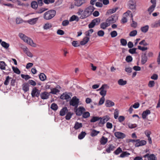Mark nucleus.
Wrapping results in <instances>:
<instances>
[{"label": "nucleus", "mask_w": 160, "mask_h": 160, "mask_svg": "<svg viewBox=\"0 0 160 160\" xmlns=\"http://www.w3.org/2000/svg\"><path fill=\"white\" fill-rule=\"evenodd\" d=\"M94 10V7L90 6L86 8L84 11L82 9H79L77 14L78 16H80L81 19H84L90 15Z\"/></svg>", "instance_id": "f257e3e1"}, {"label": "nucleus", "mask_w": 160, "mask_h": 160, "mask_svg": "<svg viewBox=\"0 0 160 160\" xmlns=\"http://www.w3.org/2000/svg\"><path fill=\"white\" fill-rule=\"evenodd\" d=\"M19 37L23 41L31 46L33 47H36L37 44L34 43L33 40L30 38H29L22 33H20L19 34Z\"/></svg>", "instance_id": "f03ea898"}, {"label": "nucleus", "mask_w": 160, "mask_h": 160, "mask_svg": "<svg viewBox=\"0 0 160 160\" xmlns=\"http://www.w3.org/2000/svg\"><path fill=\"white\" fill-rule=\"evenodd\" d=\"M56 12L54 10H50L45 12L43 15V18L46 20L51 19L56 15Z\"/></svg>", "instance_id": "7ed1b4c3"}, {"label": "nucleus", "mask_w": 160, "mask_h": 160, "mask_svg": "<svg viewBox=\"0 0 160 160\" xmlns=\"http://www.w3.org/2000/svg\"><path fill=\"white\" fill-rule=\"evenodd\" d=\"M79 103V99L76 96L73 97L70 101V105L74 107L75 108H77L78 107Z\"/></svg>", "instance_id": "20e7f679"}, {"label": "nucleus", "mask_w": 160, "mask_h": 160, "mask_svg": "<svg viewBox=\"0 0 160 160\" xmlns=\"http://www.w3.org/2000/svg\"><path fill=\"white\" fill-rule=\"evenodd\" d=\"M76 114L77 116H80L85 111V108L82 106L79 107L78 108H75L74 109Z\"/></svg>", "instance_id": "39448f33"}, {"label": "nucleus", "mask_w": 160, "mask_h": 160, "mask_svg": "<svg viewBox=\"0 0 160 160\" xmlns=\"http://www.w3.org/2000/svg\"><path fill=\"white\" fill-rule=\"evenodd\" d=\"M100 21V19L99 18H97L92 21L88 25L89 28H93L95 25H98Z\"/></svg>", "instance_id": "423d86ee"}, {"label": "nucleus", "mask_w": 160, "mask_h": 160, "mask_svg": "<svg viewBox=\"0 0 160 160\" xmlns=\"http://www.w3.org/2000/svg\"><path fill=\"white\" fill-rule=\"evenodd\" d=\"M40 92V90L37 89L36 87L32 89L31 93L32 97H38L39 96Z\"/></svg>", "instance_id": "0eeeda50"}, {"label": "nucleus", "mask_w": 160, "mask_h": 160, "mask_svg": "<svg viewBox=\"0 0 160 160\" xmlns=\"http://www.w3.org/2000/svg\"><path fill=\"white\" fill-rule=\"evenodd\" d=\"M118 16L115 14L112 15L111 17L108 18L106 20L107 22L109 23L110 25L111 23L115 22L118 19Z\"/></svg>", "instance_id": "6e6552de"}, {"label": "nucleus", "mask_w": 160, "mask_h": 160, "mask_svg": "<svg viewBox=\"0 0 160 160\" xmlns=\"http://www.w3.org/2000/svg\"><path fill=\"white\" fill-rule=\"evenodd\" d=\"M106 86V85H103L101 88L98 90H101V91L100 92V94L102 97H104V96L106 94L107 91L104 89Z\"/></svg>", "instance_id": "1a4fd4ad"}, {"label": "nucleus", "mask_w": 160, "mask_h": 160, "mask_svg": "<svg viewBox=\"0 0 160 160\" xmlns=\"http://www.w3.org/2000/svg\"><path fill=\"white\" fill-rule=\"evenodd\" d=\"M146 144V142L145 140H140L139 139H137V142L135 144V146L136 147H138L145 145Z\"/></svg>", "instance_id": "9d476101"}, {"label": "nucleus", "mask_w": 160, "mask_h": 160, "mask_svg": "<svg viewBox=\"0 0 160 160\" xmlns=\"http://www.w3.org/2000/svg\"><path fill=\"white\" fill-rule=\"evenodd\" d=\"M109 119V118L108 116H105L102 118H100L99 124H104L105 122L108 121Z\"/></svg>", "instance_id": "9b49d317"}, {"label": "nucleus", "mask_w": 160, "mask_h": 160, "mask_svg": "<svg viewBox=\"0 0 160 160\" xmlns=\"http://www.w3.org/2000/svg\"><path fill=\"white\" fill-rule=\"evenodd\" d=\"M22 49H23L24 52L25 53L28 57H30V58L32 57H33L32 54L31 53V52L30 51L29 49L27 47L24 46L23 47V48H22Z\"/></svg>", "instance_id": "f8f14e48"}, {"label": "nucleus", "mask_w": 160, "mask_h": 160, "mask_svg": "<svg viewBox=\"0 0 160 160\" xmlns=\"http://www.w3.org/2000/svg\"><path fill=\"white\" fill-rule=\"evenodd\" d=\"M49 93L47 92H42L40 94V97L42 99H47L49 98Z\"/></svg>", "instance_id": "ddd939ff"}, {"label": "nucleus", "mask_w": 160, "mask_h": 160, "mask_svg": "<svg viewBox=\"0 0 160 160\" xmlns=\"http://www.w3.org/2000/svg\"><path fill=\"white\" fill-rule=\"evenodd\" d=\"M114 135L118 138H123L126 136L124 133L119 132H115Z\"/></svg>", "instance_id": "4468645a"}, {"label": "nucleus", "mask_w": 160, "mask_h": 160, "mask_svg": "<svg viewBox=\"0 0 160 160\" xmlns=\"http://www.w3.org/2000/svg\"><path fill=\"white\" fill-rule=\"evenodd\" d=\"M105 106L107 107H110L115 105L114 103L109 100H107L105 102Z\"/></svg>", "instance_id": "2eb2a0df"}, {"label": "nucleus", "mask_w": 160, "mask_h": 160, "mask_svg": "<svg viewBox=\"0 0 160 160\" xmlns=\"http://www.w3.org/2000/svg\"><path fill=\"white\" fill-rule=\"evenodd\" d=\"M115 147L112 144H110L108 145V147L106 149V151L108 153H110L111 151L114 150Z\"/></svg>", "instance_id": "dca6fc26"}, {"label": "nucleus", "mask_w": 160, "mask_h": 160, "mask_svg": "<svg viewBox=\"0 0 160 160\" xmlns=\"http://www.w3.org/2000/svg\"><path fill=\"white\" fill-rule=\"evenodd\" d=\"M85 3V0H77L75 1L74 4L77 7H80Z\"/></svg>", "instance_id": "f3484780"}, {"label": "nucleus", "mask_w": 160, "mask_h": 160, "mask_svg": "<svg viewBox=\"0 0 160 160\" xmlns=\"http://www.w3.org/2000/svg\"><path fill=\"white\" fill-rule=\"evenodd\" d=\"M129 8L131 9H134L135 8L136 5L134 0H130L129 2Z\"/></svg>", "instance_id": "a211bd4d"}, {"label": "nucleus", "mask_w": 160, "mask_h": 160, "mask_svg": "<svg viewBox=\"0 0 160 160\" xmlns=\"http://www.w3.org/2000/svg\"><path fill=\"white\" fill-rule=\"evenodd\" d=\"M151 113V112L150 110L147 109L143 112L142 114V117L143 119H145L147 118L148 115Z\"/></svg>", "instance_id": "6ab92c4d"}, {"label": "nucleus", "mask_w": 160, "mask_h": 160, "mask_svg": "<svg viewBox=\"0 0 160 160\" xmlns=\"http://www.w3.org/2000/svg\"><path fill=\"white\" fill-rule=\"evenodd\" d=\"M110 25L109 23L106 20L105 22H103L101 24L100 27L103 29H105L107 27Z\"/></svg>", "instance_id": "aec40b11"}, {"label": "nucleus", "mask_w": 160, "mask_h": 160, "mask_svg": "<svg viewBox=\"0 0 160 160\" xmlns=\"http://www.w3.org/2000/svg\"><path fill=\"white\" fill-rule=\"evenodd\" d=\"M68 110L67 107H65L63 108L60 111V116H64L66 113H67Z\"/></svg>", "instance_id": "412c9836"}, {"label": "nucleus", "mask_w": 160, "mask_h": 160, "mask_svg": "<svg viewBox=\"0 0 160 160\" xmlns=\"http://www.w3.org/2000/svg\"><path fill=\"white\" fill-rule=\"evenodd\" d=\"M22 89L24 92H27L29 90V85L28 83H24L22 85Z\"/></svg>", "instance_id": "4be33fe9"}, {"label": "nucleus", "mask_w": 160, "mask_h": 160, "mask_svg": "<svg viewBox=\"0 0 160 160\" xmlns=\"http://www.w3.org/2000/svg\"><path fill=\"white\" fill-rule=\"evenodd\" d=\"M38 19V18L30 19L27 21V22L30 24H34L36 23Z\"/></svg>", "instance_id": "5701e85b"}, {"label": "nucleus", "mask_w": 160, "mask_h": 160, "mask_svg": "<svg viewBox=\"0 0 160 160\" xmlns=\"http://www.w3.org/2000/svg\"><path fill=\"white\" fill-rule=\"evenodd\" d=\"M148 60V58L146 56V54L144 53V54L142 55L141 56V63L142 64H144Z\"/></svg>", "instance_id": "b1692460"}, {"label": "nucleus", "mask_w": 160, "mask_h": 160, "mask_svg": "<svg viewBox=\"0 0 160 160\" xmlns=\"http://www.w3.org/2000/svg\"><path fill=\"white\" fill-rule=\"evenodd\" d=\"M89 38L88 37H85L83 40L80 42V44L81 45H83L86 44L89 41Z\"/></svg>", "instance_id": "393cba45"}, {"label": "nucleus", "mask_w": 160, "mask_h": 160, "mask_svg": "<svg viewBox=\"0 0 160 160\" xmlns=\"http://www.w3.org/2000/svg\"><path fill=\"white\" fill-rule=\"evenodd\" d=\"M108 139L107 138L102 136L100 139V142L101 144L102 145H105L108 142Z\"/></svg>", "instance_id": "a878e982"}, {"label": "nucleus", "mask_w": 160, "mask_h": 160, "mask_svg": "<svg viewBox=\"0 0 160 160\" xmlns=\"http://www.w3.org/2000/svg\"><path fill=\"white\" fill-rule=\"evenodd\" d=\"M70 98V97L66 93H63L60 96V98L62 99L67 100Z\"/></svg>", "instance_id": "bb28decb"}, {"label": "nucleus", "mask_w": 160, "mask_h": 160, "mask_svg": "<svg viewBox=\"0 0 160 160\" xmlns=\"http://www.w3.org/2000/svg\"><path fill=\"white\" fill-rule=\"evenodd\" d=\"M52 24L50 23L47 22L45 23L43 26V28L44 30H47L51 28Z\"/></svg>", "instance_id": "cd10ccee"}, {"label": "nucleus", "mask_w": 160, "mask_h": 160, "mask_svg": "<svg viewBox=\"0 0 160 160\" xmlns=\"http://www.w3.org/2000/svg\"><path fill=\"white\" fill-rule=\"evenodd\" d=\"M151 27L153 28H157L160 27V19L152 23L151 25Z\"/></svg>", "instance_id": "c85d7f7f"}, {"label": "nucleus", "mask_w": 160, "mask_h": 160, "mask_svg": "<svg viewBox=\"0 0 160 160\" xmlns=\"http://www.w3.org/2000/svg\"><path fill=\"white\" fill-rule=\"evenodd\" d=\"M118 83L119 85L124 86L127 84V81L122 79H120L118 80Z\"/></svg>", "instance_id": "c756f323"}, {"label": "nucleus", "mask_w": 160, "mask_h": 160, "mask_svg": "<svg viewBox=\"0 0 160 160\" xmlns=\"http://www.w3.org/2000/svg\"><path fill=\"white\" fill-rule=\"evenodd\" d=\"M118 9V7H116L115 8H113L112 9L109 10L106 12V15H109L115 12Z\"/></svg>", "instance_id": "7c9ffc66"}, {"label": "nucleus", "mask_w": 160, "mask_h": 160, "mask_svg": "<svg viewBox=\"0 0 160 160\" xmlns=\"http://www.w3.org/2000/svg\"><path fill=\"white\" fill-rule=\"evenodd\" d=\"M38 5L37 2L34 1H32L31 3V7L35 9H36L38 8Z\"/></svg>", "instance_id": "2f4dec72"}, {"label": "nucleus", "mask_w": 160, "mask_h": 160, "mask_svg": "<svg viewBox=\"0 0 160 160\" xmlns=\"http://www.w3.org/2000/svg\"><path fill=\"white\" fill-rule=\"evenodd\" d=\"M82 127V123H79L76 122L74 125V128L76 130H77Z\"/></svg>", "instance_id": "473e14b6"}, {"label": "nucleus", "mask_w": 160, "mask_h": 160, "mask_svg": "<svg viewBox=\"0 0 160 160\" xmlns=\"http://www.w3.org/2000/svg\"><path fill=\"white\" fill-rule=\"evenodd\" d=\"M149 26L148 25H146L142 27L141 28V31L144 33H146L148 32L149 29Z\"/></svg>", "instance_id": "72a5a7b5"}, {"label": "nucleus", "mask_w": 160, "mask_h": 160, "mask_svg": "<svg viewBox=\"0 0 160 160\" xmlns=\"http://www.w3.org/2000/svg\"><path fill=\"white\" fill-rule=\"evenodd\" d=\"M1 45L2 47H3L6 49H8L10 46L9 43L4 41H2V42Z\"/></svg>", "instance_id": "f704fd0d"}, {"label": "nucleus", "mask_w": 160, "mask_h": 160, "mask_svg": "<svg viewBox=\"0 0 160 160\" xmlns=\"http://www.w3.org/2000/svg\"><path fill=\"white\" fill-rule=\"evenodd\" d=\"M131 18L132 21V23L131 24V26L132 27L135 28L137 26V22L133 20V15L132 14H131Z\"/></svg>", "instance_id": "c9c22d12"}, {"label": "nucleus", "mask_w": 160, "mask_h": 160, "mask_svg": "<svg viewBox=\"0 0 160 160\" xmlns=\"http://www.w3.org/2000/svg\"><path fill=\"white\" fill-rule=\"evenodd\" d=\"M73 113L71 112H68L65 116V119L67 120H69L72 117Z\"/></svg>", "instance_id": "e433bc0d"}, {"label": "nucleus", "mask_w": 160, "mask_h": 160, "mask_svg": "<svg viewBox=\"0 0 160 160\" xmlns=\"http://www.w3.org/2000/svg\"><path fill=\"white\" fill-rule=\"evenodd\" d=\"M99 133V131H97L95 130H93L91 133V135L92 137H94L97 136Z\"/></svg>", "instance_id": "4c0bfd02"}, {"label": "nucleus", "mask_w": 160, "mask_h": 160, "mask_svg": "<svg viewBox=\"0 0 160 160\" xmlns=\"http://www.w3.org/2000/svg\"><path fill=\"white\" fill-rule=\"evenodd\" d=\"M155 7V6H154L151 5L148 9V11L149 14H151L154 10Z\"/></svg>", "instance_id": "58836bf2"}, {"label": "nucleus", "mask_w": 160, "mask_h": 160, "mask_svg": "<svg viewBox=\"0 0 160 160\" xmlns=\"http://www.w3.org/2000/svg\"><path fill=\"white\" fill-rule=\"evenodd\" d=\"M75 20H76L78 21L79 20V18L78 16L73 15L70 18L69 21L70 22H72Z\"/></svg>", "instance_id": "ea45409f"}, {"label": "nucleus", "mask_w": 160, "mask_h": 160, "mask_svg": "<svg viewBox=\"0 0 160 160\" xmlns=\"http://www.w3.org/2000/svg\"><path fill=\"white\" fill-rule=\"evenodd\" d=\"M6 64L3 61H0V68L2 70H5Z\"/></svg>", "instance_id": "a19ab883"}, {"label": "nucleus", "mask_w": 160, "mask_h": 160, "mask_svg": "<svg viewBox=\"0 0 160 160\" xmlns=\"http://www.w3.org/2000/svg\"><path fill=\"white\" fill-rule=\"evenodd\" d=\"M39 78L42 81H44L46 79V77L43 73H41L39 75Z\"/></svg>", "instance_id": "79ce46f5"}, {"label": "nucleus", "mask_w": 160, "mask_h": 160, "mask_svg": "<svg viewBox=\"0 0 160 160\" xmlns=\"http://www.w3.org/2000/svg\"><path fill=\"white\" fill-rule=\"evenodd\" d=\"M86 133L84 132H82L78 136V138L79 139H83L85 136Z\"/></svg>", "instance_id": "37998d69"}, {"label": "nucleus", "mask_w": 160, "mask_h": 160, "mask_svg": "<svg viewBox=\"0 0 160 160\" xmlns=\"http://www.w3.org/2000/svg\"><path fill=\"white\" fill-rule=\"evenodd\" d=\"M130 155V154L127 152H123L120 155V157L121 158H124L125 157H128Z\"/></svg>", "instance_id": "c03bdc74"}, {"label": "nucleus", "mask_w": 160, "mask_h": 160, "mask_svg": "<svg viewBox=\"0 0 160 160\" xmlns=\"http://www.w3.org/2000/svg\"><path fill=\"white\" fill-rule=\"evenodd\" d=\"M93 32V30L92 29H90L88 31H86L85 34L87 37L90 36V35Z\"/></svg>", "instance_id": "a18cd8bd"}, {"label": "nucleus", "mask_w": 160, "mask_h": 160, "mask_svg": "<svg viewBox=\"0 0 160 160\" xmlns=\"http://www.w3.org/2000/svg\"><path fill=\"white\" fill-rule=\"evenodd\" d=\"M51 108L54 111H56L57 110L58 108V106L55 103H53L51 105Z\"/></svg>", "instance_id": "49530a36"}, {"label": "nucleus", "mask_w": 160, "mask_h": 160, "mask_svg": "<svg viewBox=\"0 0 160 160\" xmlns=\"http://www.w3.org/2000/svg\"><path fill=\"white\" fill-rule=\"evenodd\" d=\"M59 91L56 88H53L51 89V91L50 93H51L53 94H55L59 92Z\"/></svg>", "instance_id": "de8ad7c7"}, {"label": "nucleus", "mask_w": 160, "mask_h": 160, "mask_svg": "<svg viewBox=\"0 0 160 160\" xmlns=\"http://www.w3.org/2000/svg\"><path fill=\"white\" fill-rule=\"evenodd\" d=\"M120 43L122 46H125L127 45V41L126 39L122 38L120 39Z\"/></svg>", "instance_id": "09e8293b"}, {"label": "nucleus", "mask_w": 160, "mask_h": 160, "mask_svg": "<svg viewBox=\"0 0 160 160\" xmlns=\"http://www.w3.org/2000/svg\"><path fill=\"white\" fill-rule=\"evenodd\" d=\"M101 118L97 117H93L90 120L91 122H95L100 120Z\"/></svg>", "instance_id": "8fccbe9b"}, {"label": "nucleus", "mask_w": 160, "mask_h": 160, "mask_svg": "<svg viewBox=\"0 0 160 160\" xmlns=\"http://www.w3.org/2000/svg\"><path fill=\"white\" fill-rule=\"evenodd\" d=\"M137 33V31L136 30H133L130 32L129 36L131 37H134L136 36Z\"/></svg>", "instance_id": "3c124183"}, {"label": "nucleus", "mask_w": 160, "mask_h": 160, "mask_svg": "<svg viewBox=\"0 0 160 160\" xmlns=\"http://www.w3.org/2000/svg\"><path fill=\"white\" fill-rule=\"evenodd\" d=\"M12 69L15 73L18 74H19L20 73V71L17 68L12 67Z\"/></svg>", "instance_id": "603ef678"}, {"label": "nucleus", "mask_w": 160, "mask_h": 160, "mask_svg": "<svg viewBox=\"0 0 160 160\" xmlns=\"http://www.w3.org/2000/svg\"><path fill=\"white\" fill-rule=\"evenodd\" d=\"M155 84V82L154 81H150L148 82V85L149 88H152L154 86Z\"/></svg>", "instance_id": "864d4df0"}, {"label": "nucleus", "mask_w": 160, "mask_h": 160, "mask_svg": "<svg viewBox=\"0 0 160 160\" xmlns=\"http://www.w3.org/2000/svg\"><path fill=\"white\" fill-rule=\"evenodd\" d=\"M122 152V150L121 148L120 147H119L114 152V153L116 155H118Z\"/></svg>", "instance_id": "5fc2aeb1"}, {"label": "nucleus", "mask_w": 160, "mask_h": 160, "mask_svg": "<svg viewBox=\"0 0 160 160\" xmlns=\"http://www.w3.org/2000/svg\"><path fill=\"white\" fill-rule=\"evenodd\" d=\"M16 21L17 24H19L22 23L23 21L22 18H17L16 19Z\"/></svg>", "instance_id": "6e6d98bb"}, {"label": "nucleus", "mask_w": 160, "mask_h": 160, "mask_svg": "<svg viewBox=\"0 0 160 160\" xmlns=\"http://www.w3.org/2000/svg\"><path fill=\"white\" fill-rule=\"evenodd\" d=\"M82 115L83 117L84 118H87L90 116V113L88 112H83Z\"/></svg>", "instance_id": "4d7b16f0"}, {"label": "nucleus", "mask_w": 160, "mask_h": 160, "mask_svg": "<svg viewBox=\"0 0 160 160\" xmlns=\"http://www.w3.org/2000/svg\"><path fill=\"white\" fill-rule=\"evenodd\" d=\"M156 157L153 154H151L148 157V160H156Z\"/></svg>", "instance_id": "13d9d810"}, {"label": "nucleus", "mask_w": 160, "mask_h": 160, "mask_svg": "<svg viewBox=\"0 0 160 160\" xmlns=\"http://www.w3.org/2000/svg\"><path fill=\"white\" fill-rule=\"evenodd\" d=\"M128 126L129 128L132 129L136 128L137 126V125L135 124L129 123L128 124Z\"/></svg>", "instance_id": "bf43d9fd"}, {"label": "nucleus", "mask_w": 160, "mask_h": 160, "mask_svg": "<svg viewBox=\"0 0 160 160\" xmlns=\"http://www.w3.org/2000/svg\"><path fill=\"white\" fill-rule=\"evenodd\" d=\"M105 100V98L103 97H102L99 100L98 103V105H102L104 102Z\"/></svg>", "instance_id": "052dcab7"}, {"label": "nucleus", "mask_w": 160, "mask_h": 160, "mask_svg": "<svg viewBox=\"0 0 160 160\" xmlns=\"http://www.w3.org/2000/svg\"><path fill=\"white\" fill-rule=\"evenodd\" d=\"M21 76L22 78L26 80H28L31 78V77L28 75H25L24 74H21Z\"/></svg>", "instance_id": "680f3d73"}, {"label": "nucleus", "mask_w": 160, "mask_h": 160, "mask_svg": "<svg viewBox=\"0 0 160 160\" xmlns=\"http://www.w3.org/2000/svg\"><path fill=\"white\" fill-rule=\"evenodd\" d=\"M11 79V78L9 76H7L6 78V80L4 82V84L6 85H8L9 83V80Z\"/></svg>", "instance_id": "e2e57ef3"}, {"label": "nucleus", "mask_w": 160, "mask_h": 160, "mask_svg": "<svg viewBox=\"0 0 160 160\" xmlns=\"http://www.w3.org/2000/svg\"><path fill=\"white\" fill-rule=\"evenodd\" d=\"M72 45L74 47H78L80 46V44L77 41H74L72 43Z\"/></svg>", "instance_id": "0e129e2a"}, {"label": "nucleus", "mask_w": 160, "mask_h": 160, "mask_svg": "<svg viewBox=\"0 0 160 160\" xmlns=\"http://www.w3.org/2000/svg\"><path fill=\"white\" fill-rule=\"evenodd\" d=\"M69 24V21L68 20H64L62 22V25L63 26H66Z\"/></svg>", "instance_id": "69168bd1"}, {"label": "nucleus", "mask_w": 160, "mask_h": 160, "mask_svg": "<svg viewBox=\"0 0 160 160\" xmlns=\"http://www.w3.org/2000/svg\"><path fill=\"white\" fill-rule=\"evenodd\" d=\"M132 57L130 56H128L126 57V60L128 62H130L132 61Z\"/></svg>", "instance_id": "338daca9"}, {"label": "nucleus", "mask_w": 160, "mask_h": 160, "mask_svg": "<svg viewBox=\"0 0 160 160\" xmlns=\"http://www.w3.org/2000/svg\"><path fill=\"white\" fill-rule=\"evenodd\" d=\"M136 50L137 48H135L130 49L129 50V52L131 54L136 53Z\"/></svg>", "instance_id": "774afa93"}]
</instances>
